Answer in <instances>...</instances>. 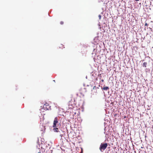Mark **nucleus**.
<instances>
[{
  "mask_svg": "<svg viewBox=\"0 0 153 153\" xmlns=\"http://www.w3.org/2000/svg\"><path fill=\"white\" fill-rule=\"evenodd\" d=\"M107 143H101L100 145L99 149L101 152H102L107 147Z\"/></svg>",
  "mask_w": 153,
  "mask_h": 153,
  "instance_id": "1",
  "label": "nucleus"
},
{
  "mask_svg": "<svg viewBox=\"0 0 153 153\" xmlns=\"http://www.w3.org/2000/svg\"><path fill=\"white\" fill-rule=\"evenodd\" d=\"M58 119L57 117H56L54 118V120L53 121V127H57L56 126L57 124L58 123Z\"/></svg>",
  "mask_w": 153,
  "mask_h": 153,
  "instance_id": "2",
  "label": "nucleus"
},
{
  "mask_svg": "<svg viewBox=\"0 0 153 153\" xmlns=\"http://www.w3.org/2000/svg\"><path fill=\"white\" fill-rule=\"evenodd\" d=\"M50 107V106L47 103H45L43 105V108H45V109L48 110Z\"/></svg>",
  "mask_w": 153,
  "mask_h": 153,
  "instance_id": "3",
  "label": "nucleus"
},
{
  "mask_svg": "<svg viewBox=\"0 0 153 153\" xmlns=\"http://www.w3.org/2000/svg\"><path fill=\"white\" fill-rule=\"evenodd\" d=\"M53 131L55 132H58L59 131V128L57 127H53Z\"/></svg>",
  "mask_w": 153,
  "mask_h": 153,
  "instance_id": "4",
  "label": "nucleus"
},
{
  "mask_svg": "<svg viewBox=\"0 0 153 153\" xmlns=\"http://www.w3.org/2000/svg\"><path fill=\"white\" fill-rule=\"evenodd\" d=\"M147 63L146 62H144L143 64V67H146L147 65Z\"/></svg>",
  "mask_w": 153,
  "mask_h": 153,
  "instance_id": "5",
  "label": "nucleus"
},
{
  "mask_svg": "<svg viewBox=\"0 0 153 153\" xmlns=\"http://www.w3.org/2000/svg\"><path fill=\"white\" fill-rule=\"evenodd\" d=\"M103 89L104 90H107L109 89V88L108 87H103Z\"/></svg>",
  "mask_w": 153,
  "mask_h": 153,
  "instance_id": "6",
  "label": "nucleus"
},
{
  "mask_svg": "<svg viewBox=\"0 0 153 153\" xmlns=\"http://www.w3.org/2000/svg\"><path fill=\"white\" fill-rule=\"evenodd\" d=\"M98 17H99V19H101V16L100 15H99V16H98Z\"/></svg>",
  "mask_w": 153,
  "mask_h": 153,
  "instance_id": "7",
  "label": "nucleus"
},
{
  "mask_svg": "<svg viewBox=\"0 0 153 153\" xmlns=\"http://www.w3.org/2000/svg\"><path fill=\"white\" fill-rule=\"evenodd\" d=\"M148 25L147 24V23H145V26H147V27Z\"/></svg>",
  "mask_w": 153,
  "mask_h": 153,
  "instance_id": "8",
  "label": "nucleus"
},
{
  "mask_svg": "<svg viewBox=\"0 0 153 153\" xmlns=\"http://www.w3.org/2000/svg\"><path fill=\"white\" fill-rule=\"evenodd\" d=\"M63 23H64V22H62V21H61V22H60V24H61V25H62V24H63Z\"/></svg>",
  "mask_w": 153,
  "mask_h": 153,
  "instance_id": "9",
  "label": "nucleus"
},
{
  "mask_svg": "<svg viewBox=\"0 0 153 153\" xmlns=\"http://www.w3.org/2000/svg\"><path fill=\"white\" fill-rule=\"evenodd\" d=\"M96 88V86H94V87H93V89H95V88Z\"/></svg>",
  "mask_w": 153,
  "mask_h": 153,
  "instance_id": "10",
  "label": "nucleus"
},
{
  "mask_svg": "<svg viewBox=\"0 0 153 153\" xmlns=\"http://www.w3.org/2000/svg\"><path fill=\"white\" fill-rule=\"evenodd\" d=\"M43 130H45V127H43Z\"/></svg>",
  "mask_w": 153,
  "mask_h": 153,
  "instance_id": "11",
  "label": "nucleus"
},
{
  "mask_svg": "<svg viewBox=\"0 0 153 153\" xmlns=\"http://www.w3.org/2000/svg\"><path fill=\"white\" fill-rule=\"evenodd\" d=\"M101 81L102 82H103L104 81V80L102 79L101 80Z\"/></svg>",
  "mask_w": 153,
  "mask_h": 153,
  "instance_id": "12",
  "label": "nucleus"
},
{
  "mask_svg": "<svg viewBox=\"0 0 153 153\" xmlns=\"http://www.w3.org/2000/svg\"><path fill=\"white\" fill-rule=\"evenodd\" d=\"M42 130H43V129L42 128Z\"/></svg>",
  "mask_w": 153,
  "mask_h": 153,
  "instance_id": "13",
  "label": "nucleus"
},
{
  "mask_svg": "<svg viewBox=\"0 0 153 153\" xmlns=\"http://www.w3.org/2000/svg\"><path fill=\"white\" fill-rule=\"evenodd\" d=\"M38 153H41V152H39Z\"/></svg>",
  "mask_w": 153,
  "mask_h": 153,
  "instance_id": "14",
  "label": "nucleus"
}]
</instances>
